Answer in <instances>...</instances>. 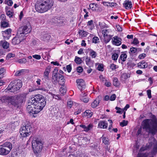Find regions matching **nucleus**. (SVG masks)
I'll list each match as a JSON object with an SVG mask.
<instances>
[{
	"instance_id": "f257e3e1",
	"label": "nucleus",
	"mask_w": 157,
	"mask_h": 157,
	"mask_svg": "<svg viewBox=\"0 0 157 157\" xmlns=\"http://www.w3.org/2000/svg\"><path fill=\"white\" fill-rule=\"evenodd\" d=\"M143 128L149 133L154 135L157 132V121L151 119H146L142 122Z\"/></svg>"
},
{
	"instance_id": "f03ea898",
	"label": "nucleus",
	"mask_w": 157,
	"mask_h": 157,
	"mask_svg": "<svg viewBox=\"0 0 157 157\" xmlns=\"http://www.w3.org/2000/svg\"><path fill=\"white\" fill-rule=\"evenodd\" d=\"M53 4L51 0H43L41 2H37L35 5V8L37 11L42 13L51 9Z\"/></svg>"
},
{
	"instance_id": "7ed1b4c3",
	"label": "nucleus",
	"mask_w": 157,
	"mask_h": 157,
	"mask_svg": "<svg viewBox=\"0 0 157 157\" xmlns=\"http://www.w3.org/2000/svg\"><path fill=\"white\" fill-rule=\"evenodd\" d=\"M29 101L36 104L38 108H40L42 109L45 106L46 103V99L43 96L40 94L35 95L34 97L32 98ZM39 108H38V109Z\"/></svg>"
},
{
	"instance_id": "20e7f679",
	"label": "nucleus",
	"mask_w": 157,
	"mask_h": 157,
	"mask_svg": "<svg viewBox=\"0 0 157 157\" xmlns=\"http://www.w3.org/2000/svg\"><path fill=\"white\" fill-rule=\"evenodd\" d=\"M25 98V94H21L15 98L13 97H6L5 99L7 100L6 102H10L15 107L18 108L23 102Z\"/></svg>"
},
{
	"instance_id": "39448f33",
	"label": "nucleus",
	"mask_w": 157,
	"mask_h": 157,
	"mask_svg": "<svg viewBox=\"0 0 157 157\" xmlns=\"http://www.w3.org/2000/svg\"><path fill=\"white\" fill-rule=\"evenodd\" d=\"M32 146L35 154L40 153L43 147V142L38 138H34L32 141Z\"/></svg>"
},
{
	"instance_id": "423d86ee",
	"label": "nucleus",
	"mask_w": 157,
	"mask_h": 157,
	"mask_svg": "<svg viewBox=\"0 0 157 157\" xmlns=\"http://www.w3.org/2000/svg\"><path fill=\"white\" fill-rule=\"evenodd\" d=\"M31 129H32V127L30 123L26 121L25 125L21 127L20 129V133L21 136L23 137L29 136L31 133Z\"/></svg>"
},
{
	"instance_id": "0eeeda50",
	"label": "nucleus",
	"mask_w": 157,
	"mask_h": 157,
	"mask_svg": "<svg viewBox=\"0 0 157 157\" xmlns=\"http://www.w3.org/2000/svg\"><path fill=\"white\" fill-rule=\"evenodd\" d=\"M38 106L36 105V104L33 103L31 102L28 103V105L27 107V109L30 115H33V116L35 117L36 116L34 114H37L42 109L40 108L38 109Z\"/></svg>"
},
{
	"instance_id": "6e6552de",
	"label": "nucleus",
	"mask_w": 157,
	"mask_h": 157,
	"mask_svg": "<svg viewBox=\"0 0 157 157\" xmlns=\"http://www.w3.org/2000/svg\"><path fill=\"white\" fill-rule=\"evenodd\" d=\"M0 147V155H5L8 154L12 148V144L10 142H6Z\"/></svg>"
},
{
	"instance_id": "1a4fd4ad",
	"label": "nucleus",
	"mask_w": 157,
	"mask_h": 157,
	"mask_svg": "<svg viewBox=\"0 0 157 157\" xmlns=\"http://www.w3.org/2000/svg\"><path fill=\"white\" fill-rule=\"evenodd\" d=\"M31 30L30 25H29L21 26L18 29V32L21 35H24L30 33Z\"/></svg>"
},
{
	"instance_id": "9d476101",
	"label": "nucleus",
	"mask_w": 157,
	"mask_h": 157,
	"mask_svg": "<svg viewBox=\"0 0 157 157\" xmlns=\"http://www.w3.org/2000/svg\"><path fill=\"white\" fill-rule=\"evenodd\" d=\"M25 38V36L21 35L17 32L15 36L12 39V43L13 44H18Z\"/></svg>"
},
{
	"instance_id": "9b49d317",
	"label": "nucleus",
	"mask_w": 157,
	"mask_h": 157,
	"mask_svg": "<svg viewBox=\"0 0 157 157\" xmlns=\"http://www.w3.org/2000/svg\"><path fill=\"white\" fill-rule=\"evenodd\" d=\"M147 146L148 148L152 147H153V151L152 152L153 155H155L157 153V143L154 139L152 140V141L149 140V143L147 144Z\"/></svg>"
},
{
	"instance_id": "f8f14e48",
	"label": "nucleus",
	"mask_w": 157,
	"mask_h": 157,
	"mask_svg": "<svg viewBox=\"0 0 157 157\" xmlns=\"http://www.w3.org/2000/svg\"><path fill=\"white\" fill-rule=\"evenodd\" d=\"M78 88L82 91L85 88V83L84 80L82 79H77L76 80Z\"/></svg>"
},
{
	"instance_id": "ddd939ff",
	"label": "nucleus",
	"mask_w": 157,
	"mask_h": 157,
	"mask_svg": "<svg viewBox=\"0 0 157 157\" xmlns=\"http://www.w3.org/2000/svg\"><path fill=\"white\" fill-rule=\"evenodd\" d=\"M12 29H8L3 32L2 35L3 37L6 39H9L11 36Z\"/></svg>"
},
{
	"instance_id": "4468645a",
	"label": "nucleus",
	"mask_w": 157,
	"mask_h": 157,
	"mask_svg": "<svg viewBox=\"0 0 157 157\" xmlns=\"http://www.w3.org/2000/svg\"><path fill=\"white\" fill-rule=\"evenodd\" d=\"M15 82L13 81L11 82L8 86L7 89L8 90L13 92L17 91L16 86H15Z\"/></svg>"
},
{
	"instance_id": "2eb2a0df",
	"label": "nucleus",
	"mask_w": 157,
	"mask_h": 157,
	"mask_svg": "<svg viewBox=\"0 0 157 157\" xmlns=\"http://www.w3.org/2000/svg\"><path fill=\"white\" fill-rule=\"evenodd\" d=\"M114 40L112 41L113 44L119 46L121 44L122 39L121 38L118 37L117 36H115L113 37Z\"/></svg>"
},
{
	"instance_id": "dca6fc26",
	"label": "nucleus",
	"mask_w": 157,
	"mask_h": 157,
	"mask_svg": "<svg viewBox=\"0 0 157 157\" xmlns=\"http://www.w3.org/2000/svg\"><path fill=\"white\" fill-rule=\"evenodd\" d=\"M108 123L104 121H100L98 124V128H106L107 127Z\"/></svg>"
},
{
	"instance_id": "f3484780",
	"label": "nucleus",
	"mask_w": 157,
	"mask_h": 157,
	"mask_svg": "<svg viewBox=\"0 0 157 157\" xmlns=\"http://www.w3.org/2000/svg\"><path fill=\"white\" fill-rule=\"evenodd\" d=\"M123 6L126 9H128L131 8L132 4L131 1L129 0H126L123 3Z\"/></svg>"
},
{
	"instance_id": "a211bd4d",
	"label": "nucleus",
	"mask_w": 157,
	"mask_h": 157,
	"mask_svg": "<svg viewBox=\"0 0 157 157\" xmlns=\"http://www.w3.org/2000/svg\"><path fill=\"white\" fill-rule=\"evenodd\" d=\"M13 81L15 82V86H16L17 90H19L22 86L21 81L20 80H14Z\"/></svg>"
},
{
	"instance_id": "6ab92c4d",
	"label": "nucleus",
	"mask_w": 157,
	"mask_h": 157,
	"mask_svg": "<svg viewBox=\"0 0 157 157\" xmlns=\"http://www.w3.org/2000/svg\"><path fill=\"white\" fill-rule=\"evenodd\" d=\"M13 81L15 82V86H16L17 90H19L22 86L21 81L20 80H14Z\"/></svg>"
},
{
	"instance_id": "aec40b11",
	"label": "nucleus",
	"mask_w": 157,
	"mask_h": 157,
	"mask_svg": "<svg viewBox=\"0 0 157 157\" xmlns=\"http://www.w3.org/2000/svg\"><path fill=\"white\" fill-rule=\"evenodd\" d=\"M51 68L49 67H47L44 72V75L45 78L48 79V78L49 74Z\"/></svg>"
},
{
	"instance_id": "412c9836",
	"label": "nucleus",
	"mask_w": 157,
	"mask_h": 157,
	"mask_svg": "<svg viewBox=\"0 0 157 157\" xmlns=\"http://www.w3.org/2000/svg\"><path fill=\"white\" fill-rule=\"evenodd\" d=\"M0 45L2 46L4 49H7L9 46V44L6 41L2 40L0 41Z\"/></svg>"
},
{
	"instance_id": "4be33fe9",
	"label": "nucleus",
	"mask_w": 157,
	"mask_h": 157,
	"mask_svg": "<svg viewBox=\"0 0 157 157\" xmlns=\"http://www.w3.org/2000/svg\"><path fill=\"white\" fill-rule=\"evenodd\" d=\"M26 73L25 69H22L16 71L15 75L17 76H19L25 74Z\"/></svg>"
},
{
	"instance_id": "5701e85b",
	"label": "nucleus",
	"mask_w": 157,
	"mask_h": 157,
	"mask_svg": "<svg viewBox=\"0 0 157 157\" xmlns=\"http://www.w3.org/2000/svg\"><path fill=\"white\" fill-rule=\"evenodd\" d=\"M61 85V87L59 89V91L61 94L63 95L65 94L67 91V88L64 85Z\"/></svg>"
},
{
	"instance_id": "b1692460",
	"label": "nucleus",
	"mask_w": 157,
	"mask_h": 157,
	"mask_svg": "<svg viewBox=\"0 0 157 157\" xmlns=\"http://www.w3.org/2000/svg\"><path fill=\"white\" fill-rule=\"evenodd\" d=\"M112 36L110 35L103 36L104 41L105 43H108L110 40Z\"/></svg>"
},
{
	"instance_id": "393cba45",
	"label": "nucleus",
	"mask_w": 157,
	"mask_h": 157,
	"mask_svg": "<svg viewBox=\"0 0 157 157\" xmlns=\"http://www.w3.org/2000/svg\"><path fill=\"white\" fill-rule=\"evenodd\" d=\"M0 25L2 27L6 28L9 27V24L6 21H1Z\"/></svg>"
},
{
	"instance_id": "a878e982",
	"label": "nucleus",
	"mask_w": 157,
	"mask_h": 157,
	"mask_svg": "<svg viewBox=\"0 0 157 157\" xmlns=\"http://www.w3.org/2000/svg\"><path fill=\"white\" fill-rule=\"evenodd\" d=\"M99 103V100L98 99H96L91 104V106L93 108H95L98 106Z\"/></svg>"
},
{
	"instance_id": "bb28decb",
	"label": "nucleus",
	"mask_w": 157,
	"mask_h": 157,
	"mask_svg": "<svg viewBox=\"0 0 157 157\" xmlns=\"http://www.w3.org/2000/svg\"><path fill=\"white\" fill-rule=\"evenodd\" d=\"M86 64L90 67L93 64V63L91 60L90 58L88 57L86 59Z\"/></svg>"
},
{
	"instance_id": "cd10ccee",
	"label": "nucleus",
	"mask_w": 157,
	"mask_h": 157,
	"mask_svg": "<svg viewBox=\"0 0 157 157\" xmlns=\"http://www.w3.org/2000/svg\"><path fill=\"white\" fill-rule=\"evenodd\" d=\"M129 77V75H128L126 73H124L121 75V79L122 80L124 81Z\"/></svg>"
},
{
	"instance_id": "c85d7f7f",
	"label": "nucleus",
	"mask_w": 157,
	"mask_h": 157,
	"mask_svg": "<svg viewBox=\"0 0 157 157\" xmlns=\"http://www.w3.org/2000/svg\"><path fill=\"white\" fill-rule=\"evenodd\" d=\"M84 116H87L88 117H91L92 115V113L90 110H86L84 113Z\"/></svg>"
},
{
	"instance_id": "c756f323",
	"label": "nucleus",
	"mask_w": 157,
	"mask_h": 157,
	"mask_svg": "<svg viewBox=\"0 0 157 157\" xmlns=\"http://www.w3.org/2000/svg\"><path fill=\"white\" fill-rule=\"evenodd\" d=\"M93 127V125L92 124H90L88 126H86L85 125L83 128H84V130L86 132H88V131L91 129Z\"/></svg>"
},
{
	"instance_id": "7c9ffc66",
	"label": "nucleus",
	"mask_w": 157,
	"mask_h": 157,
	"mask_svg": "<svg viewBox=\"0 0 157 157\" xmlns=\"http://www.w3.org/2000/svg\"><path fill=\"white\" fill-rule=\"evenodd\" d=\"M59 80L58 81L59 84L60 85H64L65 79L63 76H61V77H59Z\"/></svg>"
},
{
	"instance_id": "2f4dec72",
	"label": "nucleus",
	"mask_w": 157,
	"mask_h": 157,
	"mask_svg": "<svg viewBox=\"0 0 157 157\" xmlns=\"http://www.w3.org/2000/svg\"><path fill=\"white\" fill-rule=\"evenodd\" d=\"M51 36L50 35L48 34H45L43 36V40L45 41H48L50 39Z\"/></svg>"
},
{
	"instance_id": "473e14b6",
	"label": "nucleus",
	"mask_w": 157,
	"mask_h": 157,
	"mask_svg": "<svg viewBox=\"0 0 157 157\" xmlns=\"http://www.w3.org/2000/svg\"><path fill=\"white\" fill-rule=\"evenodd\" d=\"M127 57V55L125 53H122L120 56V58L123 61H125Z\"/></svg>"
},
{
	"instance_id": "72a5a7b5",
	"label": "nucleus",
	"mask_w": 157,
	"mask_h": 157,
	"mask_svg": "<svg viewBox=\"0 0 157 157\" xmlns=\"http://www.w3.org/2000/svg\"><path fill=\"white\" fill-rule=\"evenodd\" d=\"M52 79L54 80V81H52L53 82H55V83H56L57 82V73H54L52 76Z\"/></svg>"
},
{
	"instance_id": "f704fd0d",
	"label": "nucleus",
	"mask_w": 157,
	"mask_h": 157,
	"mask_svg": "<svg viewBox=\"0 0 157 157\" xmlns=\"http://www.w3.org/2000/svg\"><path fill=\"white\" fill-rule=\"evenodd\" d=\"M78 33L79 34L81 35L84 36H86L88 34L87 32L83 30L79 31H78Z\"/></svg>"
},
{
	"instance_id": "c9c22d12",
	"label": "nucleus",
	"mask_w": 157,
	"mask_h": 157,
	"mask_svg": "<svg viewBox=\"0 0 157 157\" xmlns=\"http://www.w3.org/2000/svg\"><path fill=\"white\" fill-rule=\"evenodd\" d=\"M91 148L97 151H99V149H100V148L97 144H93L90 146Z\"/></svg>"
},
{
	"instance_id": "e433bc0d",
	"label": "nucleus",
	"mask_w": 157,
	"mask_h": 157,
	"mask_svg": "<svg viewBox=\"0 0 157 157\" xmlns=\"http://www.w3.org/2000/svg\"><path fill=\"white\" fill-rule=\"evenodd\" d=\"M113 82V85L115 86H117L119 85V82L117 78H114Z\"/></svg>"
},
{
	"instance_id": "4c0bfd02",
	"label": "nucleus",
	"mask_w": 157,
	"mask_h": 157,
	"mask_svg": "<svg viewBox=\"0 0 157 157\" xmlns=\"http://www.w3.org/2000/svg\"><path fill=\"white\" fill-rule=\"evenodd\" d=\"M75 61L77 64H80L82 63V60L81 58L75 56Z\"/></svg>"
},
{
	"instance_id": "58836bf2",
	"label": "nucleus",
	"mask_w": 157,
	"mask_h": 157,
	"mask_svg": "<svg viewBox=\"0 0 157 157\" xmlns=\"http://www.w3.org/2000/svg\"><path fill=\"white\" fill-rule=\"evenodd\" d=\"M99 41V39L98 37L94 36L92 39V43H94L97 44Z\"/></svg>"
},
{
	"instance_id": "ea45409f",
	"label": "nucleus",
	"mask_w": 157,
	"mask_h": 157,
	"mask_svg": "<svg viewBox=\"0 0 157 157\" xmlns=\"http://www.w3.org/2000/svg\"><path fill=\"white\" fill-rule=\"evenodd\" d=\"M17 62L20 63H25L27 62L26 59L23 58L19 59Z\"/></svg>"
},
{
	"instance_id": "a19ab883",
	"label": "nucleus",
	"mask_w": 157,
	"mask_h": 157,
	"mask_svg": "<svg viewBox=\"0 0 157 157\" xmlns=\"http://www.w3.org/2000/svg\"><path fill=\"white\" fill-rule=\"evenodd\" d=\"M102 142L105 144H109V142L108 138H106L105 137H102Z\"/></svg>"
},
{
	"instance_id": "79ce46f5",
	"label": "nucleus",
	"mask_w": 157,
	"mask_h": 157,
	"mask_svg": "<svg viewBox=\"0 0 157 157\" xmlns=\"http://www.w3.org/2000/svg\"><path fill=\"white\" fill-rule=\"evenodd\" d=\"M118 57V54L115 53L113 54L112 56V58L113 60H116Z\"/></svg>"
},
{
	"instance_id": "37998d69",
	"label": "nucleus",
	"mask_w": 157,
	"mask_h": 157,
	"mask_svg": "<svg viewBox=\"0 0 157 157\" xmlns=\"http://www.w3.org/2000/svg\"><path fill=\"white\" fill-rule=\"evenodd\" d=\"M90 55L92 58H94L96 56V53L93 50L90 49Z\"/></svg>"
},
{
	"instance_id": "c03bdc74",
	"label": "nucleus",
	"mask_w": 157,
	"mask_h": 157,
	"mask_svg": "<svg viewBox=\"0 0 157 157\" xmlns=\"http://www.w3.org/2000/svg\"><path fill=\"white\" fill-rule=\"evenodd\" d=\"M128 124V121L125 120H123L120 123V125L122 127H124L127 125Z\"/></svg>"
},
{
	"instance_id": "a18cd8bd",
	"label": "nucleus",
	"mask_w": 157,
	"mask_h": 157,
	"mask_svg": "<svg viewBox=\"0 0 157 157\" xmlns=\"http://www.w3.org/2000/svg\"><path fill=\"white\" fill-rule=\"evenodd\" d=\"M80 100L85 103H87L89 101V98L87 96L83 98H80Z\"/></svg>"
},
{
	"instance_id": "49530a36",
	"label": "nucleus",
	"mask_w": 157,
	"mask_h": 157,
	"mask_svg": "<svg viewBox=\"0 0 157 157\" xmlns=\"http://www.w3.org/2000/svg\"><path fill=\"white\" fill-rule=\"evenodd\" d=\"M142 68H145L147 67L148 65L147 63L145 62L144 61H142Z\"/></svg>"
},
{
	"instance_id": "de8ad7c7",
	"label": "nucleus",
	"mask_w": 157,
	"mask_h": 157,
	"mask_svg": "<svg viewBox=\"0 0 157 157\" xmlns=\"http://www.w3.org/2000/svg\"><path fill=\"white\" fill-rule=\"evenodd\" d=\"M94 3H92L89 5V7L90 8H89V10H90V9H91L92 10H96L95 7H94Z\"/></svg>"
},
{
	"instance_id": "09e8293b",
	"label": "nucleus",
	"mask_w": 157,
	"mask_h": 157,
	"mask_svg": "<svg viewBox=\"0 0 157 157\" xmlns=\"http://www.w3.org/2000/svg\"><path fill=\"white\" fill-rule=\"evenodd\" d=\"M0 18L1 20V21H6V16L4 14H2L1 15Z\"/></svg>"
},
{
	"instance_id": "8fccbe9b",
	"label": "nucleus",
	"mask_w": 157,
	"mask_h": 157,
	"mask_svg": "<svg viewBox=\"0 0 157 157\" xmlns=\"http://www.w3.org/2000/svg\"><path fill=\"white\" fill-rule=\"evenodd\" d=\"M15 56V55L14 54L12 53H9L6 56V58L9 59L11 57H14Z\"/></svg>"
},
{
	"instance_id": "3c124183",
	"label": "nucleus",
	"mask_w": 157,
	"mask_h": 157,
	"mask_svg": "<svg viewBox=\"0 0 157 157\" xmlns=\"http://www.w3.org/2000/svg\"><path fill=\"white\" fill-rule=\"evenodd\" d=\"M147 155L145 153H139L137 157H147Z\"/></svg>"
},
{
	"instance_id": "603ef678",
	"label": "nucleus",
	"mask_w": 157,
	"mask_h": 157,
	"mask_svg": "<svg viewBox=\"0 0 157 157\" xmlns=\"http://www.w3.org/2000/svg\"><path fill=\"white\" fill-rule=\"evenodd\" d=\"M108 121L109 122V123L110 124L108 128V130L110 132H111L112 130H111V128L112 127L113 122L111 120H109Z\"/></svg>"
},
{
	"instance_id": "864d4df0",
	"label": "nucleus",
	"mask_w": 157,
	"mask_h": 157,
	"mask_svg": "<svg viewBox=\"0 0 157 157\" xmlns=\"http://www.w3.org/2000/svg\"><path fill=\"white\" fill-rule=\"evenodd\" d=\"M117 67V66L114 64H111L110 65V67L112 70H114L118 67Z\"/></svg>"
},
{
	"instance_id": "5fc2aeb1",
	"label": "nucleus",
	"mask_w": 157,
	"mask_h": 157,
	"mask_svg": "<svg viewBox=\"0 0 157 157\" xmlns=\"http://www.w3.org/2000/svg\"><path fill=\"white\" fill-rule=\"evenodd\" d=\"M108 29H103L102 30V34L103 36L109 35Z\"/></svg>"
},
{
	"instance_id": "6e6d98bb",
	"label": "nucleus",
	"mask_w": 157,
	"mask_h": 157,
	"mask_svg": "<svg viewBox=\"0 0 157 157\" xmlns=\"http://www.w3.org/2000/svg\"><path fill=\"white\" fill-rule=\"evenodd\" d=\"M116 97V95L114 94H113L111 95L109 98V100L111 101H114L115 100Z\"/></svg>"
},
{
	"instance_id": "4d7b16f0",
	"label": "nucleus",
	"mask_w": 157,
	"mask_h": 157,
	"mask_svg": "<svg viewBox=\"0 0 157 157\" xmlns=\"http://www.w3.org/2000/svg\"><path fill=\"white\" fill-rule=\"evenodd\" d=\"M66 69H67L68 72H70L72 69L71 65V64H69L67 65Z\"/></svg>"
},
{
	"instance_id": "13d9d810",
	"label": "nucleus",
	"mask_w": 157,
	"mask_h": 157,
	"mask_svg": "<svg viewBox=\"0 0 157 157\" xmlns=\"http://www.w3.org/2000/svg\"><path fill=\"white\" fill-rule=\"evenodd\" d=\"M33 57L36 59L39 60L41 58V56L38 55H35L33 56Z\"/></svg>"
},
{
	"instance_id": "bf43d9fd",
	"label": "nucleus",
	"mask_w": 157,
	"mask_h": 157,
	"mask_svg": "<svg viewBox=\"0 0 157 157\" xmlns=\"http://www.w3.org/2000/svg\"><path fill=\"white\" fill-rule=\"evenodd\" d=\"M9 126L10 127L12 130H14L16 128V126L13 123L10 124L9 125Z\"/></svg>"
},
{
	"instance_id": "052dcab7",
	"label": "nucleus",
	"mask_w": 157,
	"mask_h": 157,
	"mask_svg": "<svg viewBox=\"0 0 157 157\" xmlns=\"http://www.w3.org/2000/svg\"><path fill=\"white\" fill-rule=\"evenodd\" d=\"M87 156L88 155L86 154L81 153L78 155L77 157H87Z\"/></svg>"
},
{
	"instance_id": "680f3d73",
	"label": "nucleus",
	"mask_w": 157,
	"mask_h": 157,
	"mask_svg": "<svg viewBox=\"0 0 157 157\" xmlns=\"http://www.w3.org/2000/svg\"><path fill=\"white\" fill-rule=\"evenodd\" d=\"M147 94L148 97L149 98H151V90H147Z\"/></svg>"
},
{
	"instance_id": "e2e57ef3",
	"label": "nucleus",
	"mask_w": 157,
	"mask_h": 157,
	"mask_svg": "<svg viewBox=\"0 0 157 157\" xmlns=\"http://www.w3.org/2000/svg\"><path fill=\"white\" fill-rule=\"evenodd\" d=\"M83 68L81 66H79L77 68V70L78 72L81 73L82 71Z\"/></svg>"
},
{
	"instance_id": "0e129e2a",
	"label": "nucleus",
	"mask_w": 157,
	"mask_h": 157,
	"mask_svg": "<svg viewBox=\"0 0 157 157\" xmlns=\"http://www.w3.org/2000/svg\"><path fill=\"white\" fill-rule=\"evenodd\" d=\"M72 101H68L67 102V107H69L70 108H71L72 105Z\"/></svg>"
},
{
	"instance_id": "69168bd1",
	"label": "nucleus",
	"mask_w": 157,
	"mask_h": 157,
	"mask_svg": "<svg viewBox=\"0 0 157 157\" xmlns=\"http://www.w3.org/2000/svg\"><path fill=\"white\" fill-rule=\"evenodd\" d=\"M137 51L136 49L134 47H132L130 48V51L132 53H135Z\"/></svg>"
},
{
	"instance_id": "338daca9",
	"label": "nucleus",
	"mask_w": 157,
	"mask_h": 157,
	"mask_svg": "<svg viewBox=\"0 0 157 157\" xmlns=\"http://www.w3.org/2000/svg\"><path fill=\"white\" fill-rule=\"evenodd\" d=\"M13 4V2L12 0H8L7 2V4L9 6H11Z\"/></svg>"
},
{
	"instance_id": "774afa93",
	"label": "nucleus",
	"mask_w": 157,
	"mask_h": 157,
	"mask_svg": "<svg viewBox=\"0 0 157 157\" xmlns=\"http://www.w3.org/2000/svg\"><path fill=\"white\" fill-rule=\"evenodd\" d=\"M7 15L10 17H11L13 16V13L10 11H8L6 13Z\"/></svg>"
}]
</instances>
